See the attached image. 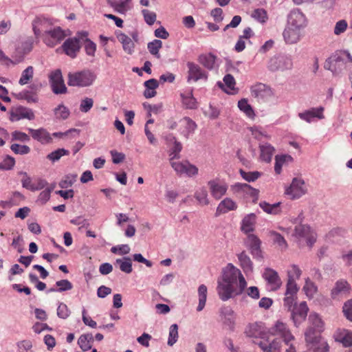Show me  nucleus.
Masks as SVG:
<instances>
[{"label": "nucleus", "mask_w": 352, "mask_h": 352, "mask_svg": "<svg viewBox=\"0 0 352 352\" xmlns=\"http://www.w3.org/2000/svg\"><path fill=\"white\" fill-rule=\"evenodd\" d=\"M238 258L240 262L241 266L245 272H249L252 271V262L250 258L245 253V252L243 251L239 254H238Z\"/></svg>", "instance_id": "obj_36"}, {"label": "nucleus", "mask_w": 352, "mask_h": 352, "mask_svg": "<svg viewBox=\"0 0 352 352\" xmlns=\"http://www.w3.org/2000/svg\"><path fill=\"white\" fill-rule=\"evenodd\" d=\"M216 60L217 56L212 53L201 54L197 58L199 63L208 70L215 68Z\"/></svg>", "instance_id": "obj_23"}, {"label": "nucleus", "mask_w": 352, "mask_h": 352, "mask_svg": "<svg viewBox=\"0 0 352 352\" xmlns=\"http://www.w3.org/2000/svg\"><path fill=\"white\" fill-rule=\"evenodd\" d=\"M251 16L261 23H265L268 19L267 13L263 8L255 9L252 12Z\"/></svg>", "instance_id": "obj_51"}, {"label": "nucleus", "mask_w": 352, "mask_h": 352, "mask_svg": "<svg viewBox=\"0 0 352 352\" xmlns=\"http://www.w3.org/2000/svg\"><path fill=\"white\" fill-rule=\"evenodd\" d=\"M181 96L182 98V102L187 109H193L197 108V101L193 97L192 91L188 96L181 94Z\"/></svg>", "instance_id": "obj_54"}, {"label": "nucleus", "mask_w": 352, "mask_h": 352, "mask_svg": "<svg viewBox=\"0 0 352 352\" xmlns=\"http://www.w3.org/2000/svg\"><path fill=\"white\" fill-rule=\"evenodd\" d=\"M285 41L288 44L296 43L300 38V30L289 25L285 29L283 33Z\"/></svg>", "instance_id": "obj_22"}, {"label": "nucleus", "mask_w": 352, "mask_h": 352, "mask_svg": "<svg viewBox=\"0 0 352 352\" xmlns=\"http://www.w3.org/2000/svg\"><path fill=\"white\" fill-rule=\"evenodd\" d=\"M270 333L273 336H280L285 344H289V342L294 340V336L285 323L277 321L273 327L270 329Z\"/></svg>", "instance_id": "obj_10"}, {"label": "nucleus", "mask_w": 352, "mask_h": 352, "mask_svg": "<svg viewBox=\"0 0 352 352\" xmlns=\"http://www.w3.org/2000/svg\"><path fill=\"white\" fill-rule=\"evenodd\" d=\"M10 148L15 154L25 155L30 152V148L27 145L13 144Z\"/></svg>", "instance_id": "obj_60"}, {"label": "nucleus", "mask_w": 352, "mask_h": 352, "mask_svg": "<svg viewBox=\"0 0 352 352\" xmlns=\"http://www.w3.org/2000/svg\"><path fill=\"white\" fill-rule=\"evenodd\" d=\"M50 23L45 19L36 17L32 21V29L35 36H41L43 41L49 47H54L60 43L67 36L60 27L48 28Z\"/></svg>", "instance_id": "obj_2"}, {"label": "nucleus", "mask_w": 352, "mask_h": 352, "mask_svg": "<svg viewBox=\"0 0 352 352\" xmlns=\"http://www.w3.org/2000/svg\"><path fill=\"white\" fill-rule=\"evenodd\" d=\"M351 290V285L344 279H340L336 282L335 286L331 289V298L335 299L340 296H348Z\"/></svg>", "instance_id": "obj_17"}, {"label": "nucleus", "mask_w": 352, "mask_h": 352, "mask_svg": "<svg viewBox=\"0 0 352 352\" xmlns=\"http://www.w3.org/2000/svg\"><path fill=\"white\" fill-rule=\"evenodd\" d=\"M336 340L342 343L346 347L351 346H352V332L342 330L337 335Z\"/></svg>", "instance_id": "obj_39"}, {"label": "nucleus", "mask_w": 352, "mask_h": 352, "mask_svg": "<svg viewBox=\"0 0 352 352\" xmlns=\"http://www.w3.org/2000/svg\"><path fill=\"white\" fill-rule=\"evenodd\" d=\"M288 25L301 30L307 25L305 15L298 9L292 10L288 16Z\"/></svg>", "instance_id": "obj_14"}, {"label": "nucleus", "mask_w": 352, "mask_h": 352, "mask_svg": "<svg viewBox=\"0 0 352 352\" xmlns=\"http://www.w3.org/2000/svg\"><path fill=\"white\" fill-rule=\"evenodd\" d=\"M293 67L292 56L285 54H278L272 56L268 61L267 69L272 72H285Z\"/></svg>", "instance_id": "obj_3"}, {"label": "nucleus", "mask_w": 352, "mask_h": 352, "mask_svg": "<svg viewBox=\"0 0 352 352\" xmlns=\"http://www.w3.org/2000/svg\"><path fill=\"white\" fill-rule=\"evenodd\" d=\"M251 95L259 102H265L274 95L272 89L263 83H257L251 87Z\"/></svg>", "instance_id": "obj_8"}, {"label": "nucleus", "mask_w": 352, "mask_h": 352, "mask_svg": "<svg viewBox=\"0 0 352 352\" xmlns=\"http://www.w3.org/2000/svg\"><path fill=\"white\" fill-rule=\"evenodd\" d=\"M142 14L144 16L145 22L148 25H151L155 22L157 16L155 12L146 9H144L142 10Z\"/></svg>", "instance_id": "obj_61"}, {"label": "nucleus", "mask_w": 352, "mask_h": 352, "mask_svg": "<svg viewBox=\"0 0 352 352\" xmlns=\"http://www.w3.org/2000/svg\"><path fill=\"white\" fill-rule=\"evenodd\" d=\"M172 168L177 172V173L182 175L186 174L188 177H192L197 175L198 168L196 166L191 164L189 162H173L170 161Z\"/></svg>", "instance_id": "obj_12"}, {"label": "nucleus", "mask_w": 352, "mask_h": 352, "mask_svg": "<svg viewBox=\"0 0 352 352\" xmlns=\"http://www.w3.org/2000/svg\"><path fill=\"white\" fill-rule=\"evenodd\" d=\"M178 337V325L177 324H173L169 328L168 339L167 342L168 345L172 346L177 342Z\"/></svg>", "instance_id": "obj_49"}, {"label": "nucleus", "mask_w": 352, "mask_h": 352, "mask_svg": "<svg viewBox=\"0 0 352 352\" xmlns=\"http://www.w3.org/2000/svg\"><path fill=\"white\" fill-rule=\"evenodd\" d=\"M108 5L113 8L114 10L120 14H126V12L131 10V6L130 2L131 0H107Z\"/></svg>", "instance_id": "obj_24"}, {"label": "nucleus", "mask_w": 352, "mask_h": 352, "mask_svg": "<svg viewBox=\"0 0 352 352\" xmlns=\"http://www.w3.org/2000/svg\"><path fill=\"white\" fill-rule=\"evenodd\" d=\"M195 197L201 205L206 206L210 203L208 198V192L205 188H201L197 190L195 194Z\"/></svg>", "instance_id": "obj_53"}, {"label": "nucleus", "mask_w": 352, "mask_h": 352, "mask_svg": "<svg viewBox=\"0 0 352 352\" xmlns=\"http://www.w3.org/2000/svg\"><path fill=\"white\" fill-rule=\"evenodd\" d=\"M118 41L122 44L123 50L131 54L134 47V43L131 38L124 33H120L117 36Z\"/></svg>", "instance_id": "obj_35"}, {"label": "nucleus", "mask_w": 352, "mask_h": 352, "mask_svg": "<svg viewBox=\"0 0 352 352\" xmlns=\"http://www.w3.org/2000/svg\"><path fill=\"white\" fill-rule=\"evenodd\" d=\"M323 110V107H321L319 108H312L304 112L299 113L298 116L302 120H304L307 122H311L314 118L322 119L324 118L322 114Z\"/></svg>", "instance_id": "obj_25"}, {"label": "nucleus", "mask_w": 352, "mask_h": 352, "mask_svg": "<svg viewBox=\"0 0 352 352\" xmlns=\"http://www.w3.org/2000/svg\"><path fill=\"white\" fill-rule=\"evenodd\" d=\"M298 290V287H297L296 281L292 280V279H288L286 285V292L285 295L296 296Z\"/></svg>", "instance_id": "obj_62"}, {"label": "nucleus", "mask_w": 352, "mask_h": 352, "mask_svg": "<svg viewBox=\"0 0 352 352\" xmlns=\"http://www.w3.org/2000/svg\"><path fill=\"white\" fill-rule=\"evenodd\" d=\"M263 276L270 285L272 290H276L280 287L282 281L275 270L271 268H267Z\"/></svg>", "instance_id": "obj_20"}, {"label": "nucleus", "mask_w": 352, "mask_h": 352, "mask_svg": "<svg viewBox=\"0 0 352 352\" xmlns=\"http://www.w3.org/2000/svg\"><path fill=\"white\" fill-rule=\"evenodd\" d=\"M211 195L216 199H219L224 195L227 191V187L224 185H220L214 180H210L208 182Z\"/></svg>", "instance_id": "obj_28"}, {"label": "nucleus", "mask_w": 352, "mask_h": 352, "mask_svg": "<svg viewBox=\"0 0 352 352\" xmlns=\"http://www.w3.org/2000/svg\"><path fill=\"white\" fill-rule=\"evenodd\" d=\"M238 107L240 110L243 111L248 117L252 118L254 116V110L248 104V100L241 99L238 102Z\"/></svg>", "instance_id": "obj_55"}, {"label": "nucleus", "mask_w": 352, "mask_h": 352, "mask_svg": "<svg viewBox=\"0 0 352 352\" xmlns=\"http://www.w3.org/2000/svg\"><path fill=\"white\" fill-rule=\"evenodd\" d=\"M247 285L241 271L229 263L223 270L222 281L218 282L217 291L221 300L226 301L243 293Z\"/></svg>", "instance_id": "obj_1"}, {"label": "nucleus", "mask_w": 352, "mask_h": 352, "mask_svg": "<svg viewBox=\"0 0 352 352\" xmlns=\"http://www.w3.org/2000/svg\"><path fill=\"white\" fill-rule=\"evenodd\" d=\"M258 346L263 352H281L282 342L280 338H276L269 344L261 341Z\"/></svg>", "instance_id": "obj_27"}, {"label": "nucleus", "mask_w": 352, "mask_h": 352, "mask_svg": "<svg viewBox=\"0 0 352 352\" xmlns=\"http://www.w3.org/2000/svg\"><path fill=\"white\" fill-rule=\"evenodd\" d=\"M311 232V228L305 224H299L294 229V236L297 238H305L308 236Z\"/></svg>", "instance_id": "obj_46"}, {"label": "nucleus", "mask_w": 352, "mask_h": 352, "mask_svg": "<svg viewBox=\"0 0 352 352\" xmlns=\"http://www.w3.org/2000/svg\"><path fill=\"white\" fill-rule=\"evenodd\" d=\"M270 236L273 240L274 243H276L279 248L285 250L287 248V243L284 237L276 231H270L269 232Z\"/></svg>", "instance_id": "obj_44"}, {"label": "nucleus", "mask_w": 352, "mask_h": 352, "mask_svg": "<svg viewBox=\"0 0 352 352\" xmlns=\"http://www.w3.org/2000/svg\"><path fill=\"white\" fill-rule=\"evenodd\" d=\"M186 65L188 67L186 80L188 83L191 82H196L201 80H208V73L202 69L200 65L191 61H188Z\"/></svg>", "instance_id": "obj_6"}, {"label": "nucleus", "mask_w": 352, "mask_h": 352, "mask_svg": "<svg viewBox=\"0 0 352 352\" xmlns=\"http://www.w3.org/2000/svg\"><path fill=\"white\" fill-rule=\"evenodd\" d=\"M261 159L266 162H270L272 160L274 152V148L268 143H265L260 145Z\"/></svg>", "instance_id": "obj_32"}, {"label": "nucleus", "mask_w": 352, "mask_h": 352, "mask_svg": "<svg viewBox=\"0 0 352 352\" xmlns=\"http://www.w3.org/2000/svg\"><path fill=\"white\" fill-rule=\"evenodd\" d=\"M261 243V240L256 235L253 234L248 235L247 245L250 250L252 255L256 259H261L263 258Z\"/></svg>", "instance_id": "obj_19"}, {"label": "nucleus", "mask_w": 352, "mask_h": 352, "mask_svg": "<svg viewBox=\"0 0 352 352\" xmlns=\"http://www.w3.org/2000/svg\"><path fill=\"white\" fill-rule=\"evenodd\" d=\"M239 173L242 178L248 182L256 181L261 175V173L258 171L246 172L243 169H240Z\"/></svg>", "instance_id": "obj_56"}, {"label": "nucleus", "mask_w": 352, "mask_h": 352, "mask_svg": "<svg viewBox=\"0 0 352 352\" xmlns=\"http://www.w3.org/2000/svg\"><path fill=\"white\" fill-rule=\"evenodd\" d=\"M280 202L275 203L274 204H270L266 201H261L259 204V206L267 213L276 214L280 212L279 208Z\"/></svg>", "instance_id": "obj_41"}, {"label": "nucleus", "mask_w": 352, "mask_h": 352, "mask_svg": "<svg viewBox=\"0 0 352 352\" xmlns=\"http://www.w3.org/2000/svg\"><path fill=\"white\" fill-rule=\"evenodd\" d=\"M233 188L237 191H241L252 197V201L256 203L258 199L259 190L252 188L248 184L236 183Z\"/></svg>", "instance_id": "obj_26"}, {"label": "nucleus", "mask_w": 352, "mask_h": 352, "mask_svg": "<svg viewBox=\"0 0 352 352\" xmlns=\"http://www.w3.org/2000/svg\"><path fill=\"white\" fill-rule=\"evenodd\" d=\"M80 37L78 35L74 38H67L63 44V49L65 54L72 58L76 56V53L80 50Z\"/></svg>", "instance_id": "obj_16"}, {"label": "nucleus", "mask_w": 352, "mask_h": 352, "mask_svg": "<svg viewBox=\"0 0 352 352\" xmlns=\"http://www.w3.org/2000/svg\"><path fill=\"white\" fill-rule=\"evenodd\" d=\"M162 47V42L160 40L155 39L148 43L147 47L149 52L155 56L156 58H160L159 54L160 49Z\"/></svg>", "instance_id": "obj_47"}, {"label": "nucleus", "mask_w": 352, "mask_h": 352, "mask_svg": "<svg viewBox=\"0 0 352 352\" xmlns=\"http://www.w3.org/2000/svg\"><path fill=\"white\" fill-rule=\"evenodd\" d=\"M199 304L197 307V311H201L204 309L206 298H207V287L205 285H201L198 287Z\"/></svg>", "instance_id": "obj_38"}, {"label": "nucleus", "mask_w": 352, "mask_h": 352, "mask_svg": "<svg viewBox=\"0 0 352 352\" xmlns=\"http://www.w3.org/2000/svg\"><path fill=\"white\" fill-rule=\"evenodd\" d=\"M68 150L58 148L47 155V158L52 162L58 161L62 156L69 155Z\"/></svg>", "instance_id": "obj_57"}, {"label": "nucleus", "mask_w": 352, "mask_h": 352, "mask_svg": "<svg viewBox=\"0 0 352 352\" xmlns=\"http://www.w3.org/2000/svg\"><path fill=\"white\" fill-rule=\"evenodd\" d=\"M306 188L305 182L302 179L294 178L289 187L286 189V194L292 199H298L305 194Z\"/></svg>", "instance_id": "obj_13"}, {"label": "nucleus", "mask_w": 352, "mask_h": 352, "mask_svg": "<svg viewBox=\"0 0 352 352\" xmlns=\"http://www.w3.org/2000/svg\"><path fill=\"white\" fill-rule=\"evenodd\" d=\"M237 208L236 203L230 198L222 200L217 206L216 216L226 213L230 210H234Z\"/></svg>", "instance_id": "obj_29"}, {"label": "nucleus", "mask_w": 352, "mask_h": 352, "mask_svg": "<svg viewBox=\"0 0 352 352\" xmlns=\"http://www.w3.org/2000/svg\"><path fill=\"white\" fill-rule=\"evenodd\" d=\"M309 308L305 301L301 302L299 305H294L291 311V318L296 327H298L305 320Z\"/></svg>", "instance_id": "obj_11"}, {"label": "nucleus", "mask_w": 352, "mask_h": 352, "mask_svg": "<svg viewBox=\"0 0 352 352\" xmlns=\"http://www.w3.org/2000/svg\"><path fill=\"white\" fill-rule=\"evenodd\" d=\"M170 140L173 142V146L172 147L170 153V156H171L170 161H172L173 159H179V153L182 150V145L181 142H178L176 140V138L172 135H170Z\"/></svg>", "instance_id": "obj_37"}, {"label": "nucleus", "mask_w": 352, "mask_h": 352, "mask_svg": "<svg viewBox=\"0 0 352 352\" xmlns=\"http://www.w3.org/2000/svg\"><path fill=\"white\" fill-rule=\"evenodd\" d=\"M12 120H19L21 119H28L32 120L35 118L34 113L31 109L20 107L16 109L14 114H12Z\"/></svg>", "instance_id": "obj_30"}, {"label": "nucleus", "mask_w": 352, "mask_h": 352, "mask_svg": "<svg viewBox=\"0 0 352 352\" xmlns=\"http://www.w3.org/2000/svg\"><path fill=\"white\" fill-rule=\"evenodd\" d=\"M94 80V74L89 71H81L69 73L68 85L73 87H87L91 85Z\"/></svg>", "instance_id": "obj_4"}, {"label": "nucleus", "mask_w": 352, "mask_h": 352, "mask_svg": "<svg viewBox=\"0 0 352 352\" xmlns=\"http://www.w3.org/2000/svg\"><path fill=\"white\" fill-rule=\"evenodd\" d=\"M293 158L289 155H276L275 157L274 170L277 174L281 172L283 164L287 161H292Z\"/></svg>", "instance_id": "obj_45"}, {"label": "nucleus", "mask_w": 352, "mask_h": 352, "mask_svg": "<svg viewBox=\"0 0 352 352\" xmlns=\"http://www.w3.org/2000/svg\"><path fill=\"white\" fill-rule=\"evenodd\" d=\"M186 122V131L184 132V135L186 138H188L190 134L193 133L197 128L196 123L190 118L186 117L184 119Z\"/></svg>", "instance_id": "obj_58"}, {"label": "nucleus", "mask_w": 352, "mask_h": 352, "mask_svg": "<svg viewBox=\"0 0 352 352\" xmlns=\"http://www.w3.org/2000/svg\"><path fill=\"white\" fill-rule=\"evenodd\" d=\"M94 342V337L91 333L82 334L78 340V344L83 351L91 349V344Z\"/></svg>", "instance_id": "obj_34"}, {"label": "nucleus", "mask_w": 352, "mask_h": 352, "mask_svg": "<svg viewBox=\"0 0 352 352\" xmlns=\"http://www.w3.org/2000/svg\"><path fill=\"white\" fill-rule=\"evenodd\" d=\"M116 264L119 265L120 270L126 274H130L133 270L131 259L129 257L118 258Z\"/></svg>", "instance_id": "obj_40"}, {"label": "nucleus", "mask_w": 352, "mask_h": 352, "mask_svg": "<svg viewBox=\"0 0 352 352\" xmlns=\"http://www.w3.org/2000/svg\"><path fill=\"white\" fill-rule=\"evenodd\" d=\"M29 133L32 138L40 142L42 144H47L52 142V135L45 128H39L38 129H34L29 128Z\"/></svg>", "instance_id": "obj_18"}, {"label": "nucleus", "mask_w": 352, "mask_h": 352, "mask_svg": "<svg viewBox=\"0 0 352 352\" xmlns=\"http://www.w3.org/2000/svg\"><path fill=\"white\" fill-rule=\"evenodd\" d=\"M69 315L70 311L67 305L60 302L57 308V316L62 319H66Z\"/></svg>", "instance_id": "obj_63"}, {"label": "nucleus", "mask_w": 352, "mask_h": 352, "mask_svg": "<svg viewBox=\"0 0 352 352\" xmlns=\"http://www.w3.org/2000/svg\"><path fill=\"white\" fill-rule=\"evenodd\" d=\"M256 216L254 213L247 214L242 220L241 230L245 233L254 231Z\"/></svg>", "instance_id": "obj_31"}, {"label": "nucleus", "mask_w": 352, "mask_h": 352, "mask_svg": "<svg viewBox=\"0 0 352 352\" xmlns=\"http://www.w3.org/2000/svg\"><path fill=\"white\" fill-rule=\"evenodd\" d=\"M18 100H25L28 102H37L38 98L36 95L28 90L22 91L16 94H14Z\"/></svg>", "instance_id": "obj_42"}, {"label": "nucleus", "mask_w": 352, "mask_h": 352, "mask_svg": "<svg viewBox=\"0 0 352 352\" xmlns=\"http://www.w3.org/2000/svg\"><path fill=\"white\" fill-rule=\"evenodd\" d=\"M15 164V160L14 157L7 155L3 161L0 163V170H10Z\"/></svg>", "instance_id": "obj_64"}, {"label": "nucleus", "mask_w": 352, "mask_h": 352, "mask_svg": "<svg viewBox=\"0 0 352 352\" xmlns=\"http://www.w3.org/2000/svg\"><path fill=\"white\" fill-rule=\"evenodd\" d=\"M331 60L336 74L352 65V56L348 51L336 52L331 56Z\"/></svg>", "instance_id": "obj_5"}, {"label": "nucleus", "mask_w": 352, "mask_h": 352, "mask_svg": "<svg viewBox=\"0 0 352 352\" xmlns=\"http://www.w3.org/2000/svg\"><path fill=\"white\" fill-rule=\"evenodd\" d=\"M56 285L58 287L57 290L58 292L69 291L73 288L72 283L67 279L56 281Z\"/></svg>", "instance_id": "obj_59"}, {"label": "nucleus", "mask_w": 352, "mask_h": 352, "mask_svg": "<svg viewBox=\"0 0 352 352\" xmlns=\"http://www.w3.org/2000/svg\"><path fill=\"white\" fill-rule=\"evenodd\" d=\"M52 90L55 94L67 93V89L64 83L60 69H56L49 76Z\"/></svg>", "instance_id": "obj_9"}, {"label": "nucleus", "mask_w": 352, "mask_h": 352, "mask_svg": "<svg viewBox=\"0 0 352 352\" xmlns=\"http://www.w3.org/2000/svg\"><path fill=\"white\" fill-rule=\"evenodd\" d=\"M309 326L305 331L310 330L311 335H320L324 329V322L320 316L316 313H311L308 318Z\"/></svg>", "instance_id": "obj_15"}, {"label": "nucleus", "mask_w": 352, "mask_h": 352, "mask_svg": "<svg viewBox=\"0 0 352 352\" xmlns=\"http://www.w3.org/2000/svg\"><path fill=\"white\" fill-rule=\"evenodd\" d=\"M54 111L56 118L58 120H66L70 114L69 109L62 104L55 108Z\"/></svg>", "instance_id": "obj_50"}, {"label": "nucleus", "mask_w": 352, "mask_h": 352, "mask_svg": "<svg viewBox=\"0 0 352 352\" xmlns=\"http://www.w3.org/2000/svg\"><path fill=\"white\" fill-rule=\"evenodd\" d=\"M305 336L309 351L312 352L329 351V345L322 339L320 335H311L309 331L308 333H305Z\"/></svg>", "instance_id": "obj_7"}, {"label": "nucleus", "mask_w": 352, "mask_h": 352, "mask_svg": "<svg viewBox=\"0 0 352 352\" xmlns=\"http://www.w3.org/2000/svg\"><path fill=\"white\" fill-rule=\"evenodd\" d=\"M303 290L308 298H312L317 292L318 287L309 278H307Z\"/></svg>", "instance_id": "obj_48"}, {"label": "nucleus", "mask_w": 352, "mask_h": 352, "mask_svg": "<svg viewBox=\"0 0 352 352\" xmlns=\"http://www.w3.org/2000/svg\"><path fill=\"white\" fill-rule=\"evenodd\" d=\"M221 315L224 318L225 322L228 324H233L234 322V312L231 307H223L220 310Z\"/></svg>", "instance_id": "obj_43"}, {"label": "nucleus", "mask_w": 352, "mask_h": 352, "mask_svg": "<svg viewBox=\"0 0 352 352\" xmlns=\"http://www.w3.org/2000/svg\"><path fill=\"white\" fill-rule=\"evenodd\" d=\"M245 333L249 337L264 338L266 335L265 328L262 322L250 324Z\"/></svg>", "instance_id": "obj_21"}, {"label": "nucleus", "mask_w": 352, "mask_h": 352, "mask_svg": "<svg viewBox=\"0 0 352 352\" xmlns=\"http://www.w3.org/2000/svg\"><path fill=\"white\" fill-rule=\"evenodd\" d=\"M34 69L32 66H28L25 70L23 71L21 76L19 79V83L21 85H26L30 80L33 78Z\"/></svg>", "instance_id": "obj_52"}, {"label": "nucleus", "mask_w": 352, "mask_h": 352, "mask_svg": "<svg viewBox=\"0 0 352 352\" xmlns=\"http://www.w3.org/2000/svg\"><path fill=\"white\" fill-rule=\"evenodd\" d=\"M87 35L88 34L87 32H80L78 33V36L80 37L81 40H85V49L87 54L89 56H94L96 50V45L87 38Z\"/></svg>", "instance_id": "obj_33"}]
</instances>
